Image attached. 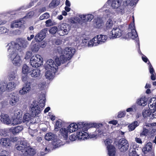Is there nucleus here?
Returning a JSON list of instances; mask_svg holds the SVG:
<instances>
[{"label":"nucleus","instance_id":"obj_1","mask_svg":"<svg viewBox=\"0 0 156 156\" xmlns=\"http://www.w3.org/2000/svg\"><path fill=\"white\" fill-rule=\"evenodd\" d=\"M14 44L12 42L11 44H8L7 45L8 54V57L12 61V63L14 65L20 66L22 63V60L20 56L18 55V50L11 48Z\"/></svg>","mask_w":156,"mask_h":156},{"label":"nucleus","instance_id":"obj_2","mask_svg":"<svg viewBox=\"0 0 156 156\" xmlns=\"http://www.w3.org/2000/svg\"><path fill=\"white\" fill-rule=\"evenodd\" d=\"M40 97L39 104L36 101H33L31 105V112L32 116H38L43 110L45 103V97L44 94L41 95Z\"/></svg>","mask_w":156,"mask_h":156},{"label":"nucleus","instance_id":"obj_3","mask_svg":"<svg viewBox=\"0 0 156 156\" xmlns=\"http://www.w3.org/2000/svg\"><path fill=\"white\" fill-rule=\"evenodd\" d=\"M15 148L18 150H22V152L24 156H31L34 154L36 152L35 151L33 148L30 147H27L26 143H20V144L16 145Z\"/></svg>","mask_w":156,"mask_h":156},{"label":"nucleus","instance_id":"obj_4","mask_svg":"<svg viewBox=\"0 0 156 156\" xmlns=\"http://www.w3.org/2000/svg\"><path fill=\"white\" fill-rule=\"evenodd\" d=\"M156 122L149 123L147 122H145L143 126V130L140 134L141 136H146L149 135L151 132L152 133H154L156 131Z\"/></svg>","mask_w":156,"mask_h":156},{"label":"nucleus","instance_id":"obj_5","mask_svg":"<svg viewBox=\"0 0 156 156\" xmlns=\"http://www.w3.org/2000/svg\"><path fill=\"white\" fill-rule=\"evenodd\" d=\"M67 127L70 133L77 130L78 131L80 129L84 130H87L88 129L87 125L84 124L83 122H80L77 124L74 123H71Z\"/></svg>","mask_w":156,"mask_h":156},{"label":"nucleus","instance_id":"obj_6","mask_svg":"<svg viewBox=\"0 0 156 156\" xmlns=\"http://www.w3.org/2000/svg\"><path fill=\"white\" fill-rule=\"evenodd\" d=\"M13 42L14 45L11 48L14 49H17L18 50L20 49H24L27 47L30 43L28 41L22 38L16 39V42L12 41L9 44Z\"/></svg>","mask_w":156,"mask_h":156},{"label":"nucleus","instance_id":"obj_7","mask_svg":"<svg viewBox=\"0 0 156 156\" xmlns=\"http://www.w3.org/2000/svg\"><path fill=\"white\" fill-rule=\"evenodd\" d=\"M70 30V27L66 23H60L58 27V33L60 36L67 34Z\"/></svg>","mask_w":156,"mask_h":156},{"label":"nucleus","instance_id":"obj_8","mask_svg":"<svg viewBox=\"0 0 156 156\" xmlns=\"http://www.w3.org/2000/svg\"><path fill=\"white\" fill-rule=\"evenodd\" d=\"M148 105L151 110L150 118L151 119L156 118V98H151L149 101Z\"/></svg>","mask_w":156,"mask_h":156},{"label":"nucleus","instance_id":"obj_9","mask_svg":"<svg viewBox=\"0 0 156 156\" xmlns=\"http://www.w3.org/2000/svg\"><path fill=\"white\" fill-rule=\"evenodd\" d=\"M43 58L39 55L33 56L31 58L30 63L31 66L34 67H37L42 64Z\"/></svg>","mask_w":156,"mask_h":156},{"label":"nucleus","instance_id":"obj_10","mask_svg":"<svg viewBox=\"0 0 156 156\" xmlns=\"http://www.w3.org/2000/svg\"><path fill=\"white\" fill-rule=\"evenodd\" d=\"M118 147L121 152H125L128 149L129 147V144L126 139L122 138L119 141Z\"/></svg>","mask_w":156,"mask_h":156},{"label":"nucleus","instance_id":"obj_11","mask_svg":"<svg viewBox=\"0 0 156 156\" xmlns=\"http://www.w3.org/2000/svg\"><path fill=\"white\" fill-rule=\"evenodd\" d=\"M128 31L129 32L127 34L128 37L126 38H129L133 40L137 38L138 35L135 30L133 23H131L129 25Z\"/></svg>","mask_w":156,"mask_h":156},{"label":"nucleus","instance_id":"obj_12","mask_svg":"<svg viewBox=\"0 0 156 156\" xmlns=\"http://www.w3.org/2000/svg\"><path fill=\"white\" fill-rule=\"evenodd\" d=\"M58 66L55 64L51 59L48 60L44 65V67L46 69H50L53 71H56L58 69Z\"/></svg>","mask_w":156,"mask_h":156},{"label":"nucleus","instance_id":"obj_13","mask_svg":"<svg viewBox=\"0 0 156 156\" xmlns=\"http://www.w3.org/2000/svg\"><path fill=\"white\" fill-rule=\"evenodd\" d=\"M122 35L121 30L118 27H114L111 32L110 38L111 39H113L118 38Z\"/></svg>","mask_w":156,"mask_h":156},{"label":"nucleus","instance_id":"obj_14","mask_svg":"<svg viewBox=\"0 0 156 156\" xmlns=\"http://www.w3.org/2000/svg\"><path fill=\"white\" fill-rule=\"evenodd\" d=\"M31 83L29 82H27L23 87L19 91V94L21 95H23L28 93L31 89Z\"/></svg>","mask_w":156,"mask_h":156},{"label":"nucleus","instance_id":"obj_15","mask_svg":"<svg viewBox=\"0 0 156 156\" xmlns=\"http://www.w3.org/2000/svg\"><path fill=\"white\" fill-rule=\"evenodd\" d=\"M87 131L83 130L82 129H79L78 130L77 133V136L78 140H82L88 139L89 134L86 132Z\"/></svg>","mask_w":156,"mask_h":156},{"label":"nucleus","instance_id":"obj_16","mask_svg":"<svg viewBox=\"0 0 156 156\" xmlns=\"http://www.w3.org/2000/svg\"><path fill=\"white\" fill-rule=\"evenodd\" d=\"M1 83L3 84V88H5V91H12L15 89L16 86V84L13 81L9 82L7 84L4 82Z\"/></svg>","mask_w":156,"mask_h":156},{"label":"nucleus","instance_id":"obj_17","mask_svg":"<svg viewBox=\"0 0 156 156\" xmlns=\"http://www.w3.org/2000/svg\"><path fill=\"white\" fill-rule=\"evenodd\" d=\"M70 59H68V57L64 55H61L59 58H56L55 59V62L58 66H60L61 64H63L66 63L67 61Z\"/></svg>","mask_w":156,"mask_h":156},{"label":"nucleus","instance_id":"obj_18","mask_svg":"<svg viewBox=\"0 0 156 156\" xmlns=\"http://www.w3.org/2000/svg\"><path fill=\"white\" fill-rule=\"evenodd\" d=\"M75 51V49L72 48H66L63 50L64 53L66 55L68 59H70L73 55Z\"/></svg>","mask_w":156,"mask_h":156},{"label":"nucleus","instance_id":"obj_19","mask_svg":"<svg viewBox=\"0 0 156 156\" xmlns=\"http://www.w3.org/2000/svg\"><path fill=\"white\" fill-rule=\"evenodd\" d=\"M10 119L7 114L3 113L0 115V120L5 124L10 125L11 123Z\"/></svg>","mask_w":156,"mask_h":156},{"label":"nucleus","instance_id":"obj_20","mask_svg":"<svg viewBox=\"0 0 156 156\" xmlns=\"http://www.w3.org/2000/svg\"><path fill=\"white\" fill-rule=\"evenodd\" d=\"M99 44H100L97 36H96L90 40L89 41H88L87 46L89 47H91L97 46Z\"/></svg>","mask_w":156,"mask_h":156},{"label":"nucleus","instance_id":"obj_21","mask_svg":"<svg viewBox=\"0 0 156 156\" xmlns=\"http://www.w3.org/2000/svg\"><path fill=\"white\" fill-rule=\"evenodd\" d=\"M108 1L107 2L103 7L100 10V12H103L104 15L107 16L108 17H112L113 15L112 13L110 12L109 9H106L107 6H108Z\"/></svg>","mask_w":156,"mask_h":156},{"label":"nucleus","instance_id":"obj_22","mask_svg":"<svg viewBox=\"0 0 156 156\" xmlns=\"http://www.w3.org/2000/svg\"><path fill=\"white\" fill-rule=\"evenodd\" d=\"M30 75L32 77L37 79L40 78L41 77V71L38 68H35L30 72Z\"/></svg>","mask_w":156,"mask_h":156},{"label":"nucleus","instance_id":"obj_23","mask_svg":"<svg viewBox=\"0 0 156 156\" xmlns=\"http://www.w3.org/2000/svg\"><path fill=\"white\" fill-rule=\"evenodd\" d=\"M9 97L10 98L9 103L11 105H15L19 100L18 97L17 95L14 93L11 94Z\"/></svg>","mask_w":156,"mask_h":156},{"label":"nucleus","instance_id":"obj_24","mask_svg":"<svg viewBox=\"0 0 156 156\" xmlns=\"http://www.w3.org/2000/svg\"><path fill=\"white\" fill-rule=\"evenodd\" d=\"M56 71L50 70L49 69L45 73V76L46 79L49 80H51L53 79L55 76V73Z\"/></svg>","mask_w":156,"mask_h":156},{"label":"nucleus","instance_id":"obj_25","mask_svg":"<svg viewBox=\"0 0 156 156\" xmlns=\"http://www.w3.org/2000/svg\"><path fill=\"white\" fill-rule=\"evenodd\" d=\"M67 127L62 128L60 130V133L64 137L65 140L67 139L68 134L70 133Z\"/></svg>","mask_w":156,"mask_h":156},{"label":"nucleus","instance_id":"obj_26","mask_svg":"<svg viewBox=\"0 0 156 156\" xmlns=\"http://www.w3.org/2000/svg\"><path fill=\"white\" fill-rule=\"evenodd\" d=\"M45 37V34L42 31H41L37 34L34 37V39L36 42L42 41Z\"/></svg>","mask_w":156,"mask_h":156},{"label":"nucleus","instance_id":"obj_27","mask_svg":"<svg viewBox=\"0 0 156 156\" xmlns=\"http://www.w3.org/2000/svg\"><path fill=\"white\" fill-rule=\"evenodd\" d=\"M11 124L10 125H15L20 124L22 122L21 118L17 117H14L11 118Z\"/></svg>","mask_w":156,"mask_h":156},{"label":"nucleus","instance_id":"obj_28","mask_svg":"<svg viewBox=\"0 0 156 156\" xmlns=\"http://www.w3.org/2000/svg\"><path fill=\"white\" fill-rule=\"evenodd\" d=\"M0 143L3 147H7L10 146V140L7 138H2L0 139Z\"/></svg>","mask_w":156,"mask_h":156},{"label":"nucleus","instance_id":"obj_29","mask_svg":"<svg viewBox=\"0 0 156 156\" xmlns=\"http://www.w3.org/2000/svg\"><path fill=\"white\" fill-rule=\"evenodd\" d=\"M122 0H112L111 3L112 8L116 9L121 5Z\"/></svg>","mask_w":156,"mask_h":156},{"label":"nucleus","instance_id":"obj_30","mask_svg":"<svg viewBox=\"0 0 156 156\" xmlns=\"http://www.w3.org/2000/svg\"><path fill=\"white\" fill-rule=\"evenodd\" d=\"M126 7L124 5H121L115 10L116 13L118 15H122L125 13Z\"/></svg>","mask_w":156,"mask_h":156},{"label":"nucleus","instance_id":"obj_31","mask_svg":"<svg viewBox=\"0 0 156 156\" xmlns=\"http://www.w3.org/2000/svg\"><path fill=\"white\" fill-rule=\"evenodd\" d=\"M139 125V123L138 121H134L128 126V127L129 131H130L133 130Z\"/></svg>","mask_w":156,"mask_h":156},{"label":"nucleus","instance_id":"obj_32","mask_svg":"<svg viewBox=\"0 0 156 156\" xmlns=\"http://www.w3.org/2000/svg\"><path fill=\"white\" fill-rule=\"evenodd\" d=\"M80 17L85 21H91L94 18V16L91 14L86 15H82L80 16Z\"/></svg>","mask_w":156,"mask_h":156},{"label":"nucleus","instance_id":"obj_33","mask_svg":"<svg viewBox=\"0 0 156 156\" xmlns=\"http://www.w3.org/2000/svg\"><path fill=\"white\" fill-rule=\"evenodd\" d=\"M108 154L110 156H115L116 154V150L114 146L108 147L107 148Z\"/></svg>","mask_w":156,"mask_h":156},{"label":"nucleus","instance_id":"obj_34","mask_svg":"<svg viewBox=\"0 0 156 156\" xmlns=\"http://www.w3.org/2000/svg\"><path fill=\"white\" fill-rule=\"evenodd\" d=\"M94 21L95 23V26L96 28H99L103 27L104 25L103 22L100 18H98L97 19H95Z\"/></svg>","mask_w":156,"mask_h":156},{"label":"nucleus","instance_id":"obj_35","mask_svg":"<svg viewBox=\"0 0 156 156\" xmlns=\"http://www.w3.org/2000/svg\"><path fill=\"white\" fill-rule=\"evenodd\" d=\"M137 104L139 105L144 106L147 104V102L145 97L143 96L137 100Z\"/></svg>","mask_w":156,"mask_h":156},{"label":"nucleus","instance_id":"obj_36","mask_svg":"<svg viewBox=\"0 0 156 156\" xmlns=\"http://www.w3.org/2000/svg\"><path fill=\"white\" fill-rule=\"evenodd\" d=\"M31 50L33 52H36L38 51L40 48V45L38 44H34L33 42L31 43L30 46Z\"/></svg>","mask_w":156,"mask_h":156},{"label":"nucleus","instance_id":"obj_37","mask_svg":"<svg viewBox=\"0 0 156 156\" xmlns=\"http://www.w3.org/2000/svg\"><path fill=\"white\" fill-rule=\"evenodd\" d=\"M97 36L100 44L105 42L107 39V36L105 35L100 34L98 35Z\"/></svg>","mask_w":156,"mask_h":156},{"label":"nucleus","instance_id":"obj_38","mask_svg":"<svg viewBox=\"0 0 156 156\" xmlns=\"http://www.w3.org/2000/svg\"><path fill=\"white\" fill-rule=\"evenodd\" d=\"M23 129V127L18 126L16 127H12L10 129V131L13 134H16L20 132Z\"/></svg>","mask_w":156,"mask_h":156},{"label":"nucleus","instance_id":"obj_39","mask_svg":"<svg viewBox=\"0 0 156 156\" xmlns=\"http://www.w3.org/2000/svg\"><path fill=\"white\" fill-rule=\"evenodd\" d=\"M52 145L55 148L58 147L63 145L61 141L59 140L55 139L52 142Z\"/></svg>","mask_w":156,"mask_h":156},{"label":"nucleus","instance_id":"obj_40","mask_svg":"<svg viewBox=\"0 0 156 156\" xmlns=\"http://www.w3.org/2000/svg\"><path fill=\"white\" fill-rule=\"evenodd\" d=\"M138 0H125L124 1V4L126 5H129L133 6L136 4Z\"/></svg>","mask_w":156,"mask_h":156},{"label":"nucleus","instance_id":"obj_41","mask_svg":"<svg viewBox=\"0 0 156 156\" xmlns=\"http://www.w3.org/2000/svg\"><path fill=\"white\" fill-rule=\"evenodd\" d=\"M152 145V143L151 142H148L147 143L145 146L143 148V152L145 154L146 153L147 151H149L151 149Z\"/></svg>","mask_w":156,"mask_h":156},{"label":"nucleus","instance_id":"obj_42","mask_svg":"<svg viewBox=\"0 0 156 156\" xmlns=\"http://www.w3.org/2000/svg\"><path fill=\"white\" fill-rule=\"evenodd\" d=\"M105 129L102 128L97 129L96 130V133L98 135V137H103L105 136Z\"/></svg>","mask_w":156,"mask_h":156},{"label":"nucleus","instance_id":"obj_43","mask_svg":"<svg viewBox=\"0 0 156 156\" xmlns=\"http://www.w3.org/2000/svg\"><path fill=\"white\" fill-rule=\"evenodd\" d=\"M30 71V69L29 67L26 65L24 64L23 66L22 72L24 74H27Z\"/></svg>","mask_w":156,"mask_h":156},{"label":"nucleus","instance_id":"obj_44","mask_svg":"<svg viewBox=\"0 0 156 156\" xmlns=\"http://www.w3.org/2000/svg\"><path fill=\"white\" fill-rule=\"evenodd\" d=\"M17 76L16 72V71L11 72L8 76V79L9 80H12L15 79Z\"/></svg>","mask_w":156,"mask_h":156},{"label":"nucleus","instance_id":"obj_45","mask_svg":"<svg viewBox=\"0 0 156 156\" xmlns=\"http://www.w3.org/2000/svg\"><path fill=\"white\" fill-rule=\"evenodd\" d=\"M60 1L59 0H53L49 4V7L50 8H54L58 5Z\"/></svg>","mask_w":156,"mask_h":156},{"label":"nucleus","instance_id":"obj_46","mask_svg":"<svg viewBox=\"0 0 156 156\" xmlns=\"http://www.w3.org/2000/svg\"><path fill=\"white\" fill-rule=\"evenodd\" d=\"M55 136L53 134L49 133H47L45 135L44 138L45 140H52L55 138Z\"/></svg>","mask_w":156,"mask_h":156},{"label":"nucleus","instance_id":"obj_47","mask_svg":"<svg viewBox=\"0 0 156 156\" xmlns=\"http://www.w3.org/2000/svg\"><path fill=\"white\" fill-rule=\"evenodd\" d=\"M151 114V110H144L142 112L143 116L144 118H146L147 117L150 118V116Z\"/></svg>","mask_w":156,"mask_h":156},{"label":"nucleus","instance_id":"obj_48","mask_svg":"<svg viewBox=\"0 0 156 156\" xmlns=\"http://www.w3.org/2000/svg\"><path fill=\"white\" fill-rule=\"evenodd\" d=\"M31 117L29 113H26L25 114L23 117V122H29L31 119Z\"/></svg>","mask_w":156,"mask_h":156},{"label":"nucleus","instance_id":"obj_49","mask_svg":"<svg viewBox=\"0 0 156 156\" xmlns=\"http://www.w3.org/2000/svg\"><path fill=\"white\" fill-rule=\"evenodd\" d=\"M113 22L111 19H109L106 23V27L107 29H111L113 25Z\"/></svg>","mask_w":156,"mask_h":156},{"label":"nucleus","instance_id":"obj_50","mask_svg":"<svg viewBox=\"0 0 156 156\" xmlns=\"http://www.w3.org/2000/svg\"><path fill=\"white\" fill-rule=\"evenodd\" d=\"M62 126V122L61 120H58L56 122L55 125V130L56 131H58L59 128L61 127Z\"/></svg>","mask_w":156,"mask_h":156},{"label":"nucleus","instance_id":"obj_51","mask_svg":"<svg viewBox=\"0 0 156 156\" xmlns=\"http://www.w3.org/2000/svg\"><path fill=\"white\" fill-rule=\"evenodd\" d=\"M17 140H18V142H20V144H19V143H18L15 146V147L16 145H20V143H21V144H22V142L23 143H24V142H25V141H23L22 140H21L20 139H19L18 138L16 137H11V140H10V141H11L12 142H15Z\"/></svg>","mask_w":156,"mask_h":156},{"label":"nucleus","instance_id":"obj_52","mask_svg":"<svg viewBox=\"0 0 156 156\" xmlns=\"http://www.w3.org/2000/svg\"><path fill=\"white\" fill-rule=\"evenodd\" d=\"M98 137V135L96 133V131L94 133L89 134L88 139L89 138L93 139H96Z\"/></svg>","mask_w":156,"mask_h":156},{"label":"nucleus","instance_id":"obj_53","mask_svg":"<svg viewBox=\"0 0 156 156\" xmlns=\"http://www.w3.org/2000/svg\"><path fill=\"white\" fill-rule=\"evenodd\" d=\"M50 16V15L48 13L45 12L40 16V19L41 20H42L44 19H47Z\"/></svg>","mask_w":156,"mask_h":156},{"label":"nucleus","instance_id":"obj_54","mask_svg":"<svg viewBox=\"0 0 156 156\" xmlns=\"http://www.w3.org/2000/svg\"><path fill=\"white\" fill-rule=\"evenodd\" d=\"M46 26L47 27H50L54 25V22L52 20L49 19L45 22Z\"/></svg>","mask_w":156,"mask_h":156},{"label":"nucleus","instance_id":"obj_55","mask_svg":"<svg viewBox=\"0 0 156 156\" xmlns=\"http://www.w3.org/2000/svg\"><path fill=\"white\" fill-rule=\"evenodd\" d=\"M70 23H76L77 22L79 23L80 21L79 18L78 17H75V18H72L69 20Z\"/></svg>","mask_w":156,"mask_h":156},{"label":"nucleus","instance_id":"obj_56","mask_svg":"<svg viewBox=\"0 0 156 156\" xmlns=\"http://www.w3.org/2000/svg\"><path fill=\"white\" fill-rule=\"evenodd\" d=\"M18 27H22L23 24L25 23V21L23 19H20L19 20H17Z\"/></svg>","mask_w":156,"mask_h":156},{"label":"nucleus","instance_id":"obj_57","mask_svg":"<svg viewBox=\"0 0 156 156\" xmlns=\"http://www.w3.org/2000/svg\"><path fill=\"white\" fill-rule=\"evenodd\" d=\"M112 142V140L109 139H107L105 141V145L107 147V148L108 147H110L111 146H113L111 144Z\"/></svg>","mask_w":156,"mask_h":156},{"label":"nucleus","instance_id":"obj_58","mask_svg":"<svg viewBox=\"0 0 156 156\" xmlns=\"http://www.w3.org/2000/svg\"><path fill=\"white\" fill-rule=\"evenodd\" d=\"M9 30L4 27H0V34L8 32Z\"/></svg>","mask_w":156,"mask_h":156},{"label":"nucleus","instance_id":"obj_59","mask_svg":"<svg viewBox=\"0 0 156 156\" xmlns=\"http://www.w3.org/2000/svg\"><path fill=\"white\" fill-rule=\"evenodd\" d=\"M28 131L29 133L32 136H35L37 132V130L36 129L33 130L31 129H29Z\"/></svg>","mask_w":156,"mask_h":156},{"label":"nucleus","instance_id":"obj_60","mask_svg":"<svg viewBox=\"0 0 156 156\" xmlns=\"http://www.w3.org/2000/svg\"><path fill=\"white\" fill-rule=\"evenodd\" d=\"M46 83L45 81H41L38 84V87L41 89H44L46 87Z\"/></svg>","mask_w":156,"mask_h":156},{"label":"nucleus","instance_id":"obj_61","mask_svg":"<svg viewBox=\"0 0 156 156\" xmlns=\"http://www.w3.org/2000/svg\"><path fill=\"white\" fill-rule=\"evenodd\" d=\"M129 156H139V155L136 153L135 150H130L129 153Z\"/></svg>","mask_w":156,"mask_h":156},{"label":"nucleus","instance_id":"obj_62","mask_svg":"<svg viewBox=\"0 0 156 156\" xmlns=\"http://www.w3.org/2000/svg\"><path fill=\"white\" fill-rule=\"evenodd\" d=\"M57 31L58 32V28L55 27H52L49 30L50 33L52 34H55Z\"/></svg>","mask_w":156,"mask_h":156},{"label":"nucleus","instance_id":"obj_63","mask_svg":"<svg viewBox=\"0 0 156 156\" xmlns=\"http://www.w3.org/2000/svg\"><path fill=\"white\" fill-rule=\"evenodd\" d=\"M148 64L149 65V69L150 73L151 74L155 73L154 70L151 64L150 63V62L148 61Z\"/></svg>","mask_w":156,"mask_h":156},{"label":"nucleus","instance_id":"obj_64","mask_svg":"<svg viewBox=\"0 0 156 156\" xmlns=\"http://www.w3.org/2000/svg\"><path fill=\"white\" fill-rule=\"evenodd\" d=\"M34 12L33 11H32L29 12L26 16L25 17L26 18H29L32 17L34 15Z\"/></svg>","mask_w":156,"mask_h":156}]
</instances>
